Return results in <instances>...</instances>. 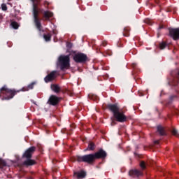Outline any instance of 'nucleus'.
Instances as JSON below:
<instances>
[{"mask_svg": "<svg viewBox=\"0 0 179 179\" xmlns=\"http://www.w3.org/2000/svg\"><path fill=\"white\" fill-rule=\"evenodd\" d=\"M33 2V15L34 23L39 31H41V22L38 14L42 15V20L47 22L54 16V13L50 10H44L43 8H38V3L41 2V0H31Z\"/></svg>", "mask_w": 179, "mask_h": 179, "instance_id": "f257e3e1", "label": "nucleus"}, {"mask_svg": "<svg viewBox=\"0 0 179 179\" xmlns=\"http://www.w3.org/2000/svg\"><path fill=\"white\" fill-rule=\"evenodd\" d=\"M107 108L113 113V117L119 122H125L127 121V116H125L122 110H120V107L117 104H108Z\"/></svg>", "mask_w": 179, "mask_h": 179, "instance_id": "f03ea898", "label": "nucleus"}, {"mask_svg": "<svg viewBox=\"0 0 179 179\" xmlns=\"http://www.w3.org/2000/svg\"><path fill=\"white\" fill-rule=\"evenodd\" d=\"M20 91L9 89L6 86H4L0 90V97H2V100H10V99H13L16 96V94Z\"/></svg>", "mask_w": 179, "mask_h": 179, "instance_id": "7ed1b4c3", "label": "nucleus"}, {"mask_svg": "<svg viewBox=\"0 0 179 179\" xmlns=\"http://www.w3.org/2000/svg\"><path fill=\"white\" fill-rule=\"evenodd\" d=\"M76 160L79 162L87 163L88 164H93L94 162H96L94 154H89L84 156H77Z\"/></svg>", "mask_w": 179, "mask_h": 179, "instance_id": "20e7f679", "label": "nucleus"}, {"mask_svg": "<svg viewBox=\"0 0 179 179\" xmlns=\"http://www.w3.org/2000/svg\"><path fill=\"white\" fill-rule=\"evenodd\" d=\"M70 61L71 59L69 55H62L59 57V64L62 71H64V69H69Z\"/></svg>", "mask_w": 179, "mask_h": 179, "instance_id": "39448f33", "label": "nucleus"}, {"mask_svg": "<svg viewBox=\"0 0 179 179\" xmlns=\"http://www.w3.org/2000/svg\"><path fill=\"white\" fill-rule=\"evenodd\" d=\"M73 60L75 62L82 64V62H86L87 61V56L83 53H77L73 56Z\"/></svg>", "mask_w": 179, "mask_h": 179, "instance_id": "423d86ee", "label": "nucleus"}, {"mask_svg": "<svg viewBox=\"0 0 179 179\" xmlns=\"http://www.w3.org/2000/svg\"><path fill=\"white\" fill-rule=\"evenodd\" d=\"M62 100V97H58L55 95H51L48 101V103L50 106H57Z\"/></svg>", "mask_w": 179, "mask_h": 179, "instance_id": "0eeeda50", "label": "nucleus"}, {"mask_svg": "<svg viewBox=\"0 0 179 179\" xmlns=\"http://www.w3.org/2000/svg\"><path fill=\"white\" fill-rule=\"evenodd\" d=\"M57 76H58V73L55 71H53L45 77L44 80L45 83H48L49 82H52V80H55V79H57Z\"/></svg>", "mask_w": 179, "mask_h": 179, "instance_id": "6e6552de", "label": "nucleus"}, {"mask_svg": "<svg viewBox=\"0 0 179 179\" xmlns=\"http://www.w3.org/2000/svg\"><path fill=\"white\" fill-rule=\"evenodd\" d=\"M51 89L55 92V93H59V92H62V93H69V90L65 88L64 90H61V87L59 85L57 84H53L51 85Z\"/></svg>", "mask_w": 179, "mask_h": 179, "instance_id": "1a4fd4ad", "label": "nucleus"}, {"mask_svg": "<svg viewBox=\"0 0 179 179\" xmlns=\"http://www.w3.org/2000/svg\"><path fill=\"white\" fill-rule=\"evenodd\" d=\"M95 160L97 159H106L107 157V152L103 150H99L98 152L94 154Z\"/></svg>", "mask_w": 179, "mask_h": 179, "instance_id": "9d476101", "label": "nucleus"}, {"mask_svg": "<svg viewBox=\"0 0 179 179\" xmlns=\"http://www.w3.org/2000/svg\"><path fill=\"white\" fill-rule=\"evenodd\" d=\"M169 36L174 40H179V29H171L169 30Z\"/></svg>", "mask_w": 179, "mask_h": 179, "instance_id": "9b49d317", "label": "nucleus"}, {"mask_svg": "<svg viewBox=\"0 0 179 179\" xmlns=\"http://www.w3.org/2000/svg\"><path fill=\"white\" fill-rule=\"evenodd\" d=\"M36 152V147L33 146L29 148L24 154V157L26 159H31V156H33V153Z\"/></svg>", "mask_w": 179, "mask_h": 179, "instance_id": "f8f14e48", "label": "nucleus"}, {"mask_svg": "<svg viewBox=\"0 0 179 179\" xmlns=\"http://www.w3.org/2000/svg\"><path fill=\"white\" fill-rule=\"evenodd\" d=\"M143 173L141 171H139L138 169H133L129 172V175L131 177H134V178L141 177V176H143Z\"/></svg>", "mask_w": 179, "mask_h": 179, "instance_id": "ddd939ff", "label": "nucleus"}, {"mask_svg": "<svg viewBox=\"0 0 179 179\" xmlns=\"http://www.w3.org/2000/svg\"><path fill=\"white\" fill-rule=\"evenodd\" d=\"M73 177L74 178H77V179L85 178V177H86V172L83 171L74 172Z\"/></svg>", "mask_w": 179, "mask_h": 179, "instance_id": "4468645a", "label": "nucleus"}, {"mask_svg": "<svg viewBox=\"0 0 179 179\" xmlns=\"http://www.w3.org/2000/svg\"><path fill=\"white\" fill-rule=\"evenodd\" d=\"M157 132H159V135H161L162 136L166 135V130L164 129V127L162 126L157 127Z\"/></svg>", "mask_w": 179, "mask_h": 179, "instance_id": "2eb2a0df", "label": "nucleus"}, {"mask_svg": "<svg viewBox=\"0 0 179 179\" xmlns=\"http://www.w3.org/2000/svg\"><path fill=\"white\" fill-rule=\"evenodd\" d=\"M23 164L24 166H34V164H36V161L33 159H28L25 162H24Z\"/></svg>", "mask_w": 179, "mask_h": 179, "instance_id": "dca6fc26", "label": "nucleus"}, {"mask_svg": "<svg viewBox=\"0 0 179 179\" xmlns=\"http://www.w3.org/2000/svg\"><path fill=\"white\" fill-rule=\"evenodd\" d=\"M130 30H131V28H129V27H124L123 31V35L124 36V37H129Z\"/></svg>", "mask_w": 179, "mask_h": 179, "instance_id": "f3484780", "label": "nucleus"}, {"mask_svg": "<svg viewBox=\"0 0 179 179\" xmlns=\"http://www.w3.org/2000/svg\"><path fill=\"white\" fill-rule=\"evenodd\" d=\"M96 149V145L93 142H90L88 144V147L85 150H94Z\"/></svg>", "mask_w": 179, "mask_h": 179, "instance_id": "a211bd4d", "label": "nucleus"}, {"mask_svg": "<svg viewBox=\"0 0 179 179\" xmlns=\"http://www.w3.org/2000/svg\"><path fill=\"white\" fill-rule=\"evenodd\" d=\"M34 86V83H31L29 85H28L27 87H24L22 88V92H27L29 90H30V89H33Z\"/></svg>", "mask_w": 179, "mask_h": 179, "instance_id": "6ab92c4d", "label": "nucleus"}, {"mask_svg": "<svg viewBox=\"0 0 179 179\" xmlns=\"http://www.w3.org/2000/svg\"><path fill=\"white\" fill-rule=\"evenodd\" d=\"M88 97H89L90 100H94V101L99 100V97L93 94H90L88 95Z\"/></svg>", "mask_w": 179, "mask_h": 179, "instance_id": "aec40b11", "label": "nucleus"}, {"mask_svg": "<svg viewBox=\"0 0 179 179\" xmlns=\"http://www.w3.org/2000/svg\"><path fill=\"white\" fill-rule=\"evenodd\" d=\"M51 34H48L43 36L44 39L45 41H51Z\"/></svg>", "mask_w": 179, "mask_h": 179, "instance_id": "412c9836", "label": "nucleus"}, {"mask_svg": "<svg viewBox=\"0 0 179 179\" xmlns=\"http://www.w3.org/2000/svg\"><path fill=\"white\" fill-rule=\"evenodd\" d=\"M11 26L13 29H19V24L17 22L13 21L11 22Z\"/></svg>", "mask_w": 179, "mask_h": 179, "instance_id": "4be33fe9", "label": "nucleus"}, {"mask_svg": "<svg viewBox=\"0 0 179 179\" xmlns=\"http://www.w3.org/2000/svg\"><path fill=\"white\" fill-rule=\"evenodd\" d=\"M6 166V162L3 159H0V169H3Z\"/></svg>", "mask_w": 179, "mask_h": 179, "instance_id": "5701e85b", "label": "nucleus"}, {"mask_svg": "<svg viewBox=\"0 0 179 179\" xmlns=\"http://www.w3.org/2000/svg\"><path fill=\"white\" fill-rule=\"evenodd\" d=\"M166 45H167V43L166 42H162V43H159L160 50H164V48H166Z\"/></svg>", "mask_w": 179, "mask_h": 179, "instance_id": "b1692460", "label": "nucleus"}, {"mask_svg": "<svg viewBox=\"0 0 179 179\" xmlns=\"http://www.w3.org/2000/svg\"><path fill=\"white\" fill-rule=\"evenodd\" d=\"M140 167H141L142 170H145V169H146V164L145 163V162L141 161L140 162Z\"/></svg>", "mask_w": 179, "mask_h": 179, "instance_id": "393cba45", "label": "nucleus"}, {"mask_svg": "<svg viewBox=\"0 0 179 179\" xmlns=\"http://www.w3.org/2000/svg\"><path fill=\"white\" fill-rule=\"evenodd\" d=\"M43 6H45V8H46V9H48V6H50V3L47 1H45L43 2Z\"/></svg>", "mask_w": 179, "mask_h": 179, "instance_id": "a878e982", "label": "nucleus"}, {"mask_svg": "<svg viewBox=\"0 0 179 179\" xmlns=\"http://www.w3.org/2000/svg\"><path fill=\"white\" fill-rule=\"evenodd\" d=\"M172 135H174V136H178V134L177 133V130H176V129H172Z\"/></svg>", "mask_w": 179, "mask_h": 179, "instance_id": "bb28decb", "label": "nucleus"}, {"mask_svg": "<svg viewBox=\"0 0 179 179\" xmlns=\"http://www.w3.org/2000/svg\"><path fill=\"white\" fill-rule=\"evenodd\" d=\"M1 9H2V10H8V7L6 6V4L3 3L1 5Z\"/></svg>", "mask_w": 179, "mask_h": 179, "instance_id": "cd10ccee", "label": "nucleus"}, {"mask_svg": "<svg viewBox=\"0 0 179 179\" xmlns=\"http://www.w3.org/2000/svg\"><path fill=\"white\" fill-rule=\"evenodd\" d=\"M108 44V42H107V41H103L101 45L102 47H106V45H107Z\"/></svg>", "mask_w": 179, "mask_h": 179, "instance_id": "c85d7f7f", "label": "nucleus"}, {"mask_svg": "<svg viewBox=\"0 0 179 179\" xmlns=\"http://www.w3.org/2000/svg\"><path fill=\"white\" fill-rule=\"evenodd\" d=\"M144 22L145 23H147V24H152V21H150L149 19H145Z\"/></svg>", "mask_w": 179, "mask_h": 179, "instance_id": "c756f323", "label": "nucleus"}, {"mask_svg": "<svg viewBox=\"0 0 179 179\" xmlns=\"http://www.w3.org/2000/svg\"><path fill=\"white\" fill-rule=\"evenodd\" d=\"M106 54H107L108 55H112L111 50H107V51H106Z\"/></svg>", "mask_w": 179, "mask_h": 179, "instance_id": "7c9ffc66", "label": "nucleus"}, {"mask_svg": "<svg viewBox=\"0 0 179 179\" xmlns=\"http://www.w3.org/2000/svg\"><path fill=\"white\" fill-rule=\"evenodd\" d=\"M52 33H53V34H58V32L57 31V30H53V31H52Z\"/></svg>", "mask_w": 179, "mask_h": 179, "instance_id": "2f4dec72", "label": "nucleus"}, {"mask_svg": "<svg viewBox=\"0 0 179 179\" xmlns=\"http://www.w3.org/2000/svg\"><path fill=\"white\" fill-rule=\"evenodd\" d=\"M154 1L155 2V3H159V0H154Z\"/></svg>", "mask_w": 179, "mask_h": 179, "instance_id": "473e14b6", "label": "nucleus"}, {"mask_svg": "<svg viewBox=\"0 0 179 179\" xmlns=\"http://www.w3.org/2000/svg\"><path fill=\"white\" fill-rule=\"evenodd\" d=\"M2 20V15H0V22Z\"/></svg>", "mask_w": 179, "mask_h": 179, "instance_id": "72a5a7b5", "label": "nucleus"}, {"mask_svg": "<svg viewBox=\"0 0 179 179\" xmlns=\"http://www.w3.org/2000/svg\"><path fill=\"white\" fill-rule=\"evenodd\" d=\"M159 29H163V25H159Z\"/></svg>", "mask_w": 179, "mask_h": 179, "instance_id": "f704fd0d", "label": "nucleus"}, {"mask_svg": "<svg viewBox=\"0 0 179 179\" xmlns=\"http://www.w3.org/2000/svg\"><path fill=\"white\" fill-rule=\"evenodd\" d=\"M156 144H159V141H155Z\"/></svg>", "mask_w": 179, "mask_h": 179, "instance_id": "c9c22d12", "label": "nucleus"}, {"mask_svg": "<svg viewBox=\"0 0 179 179\" xmlns=\"http://www.w3.org/2000/svg\"><path fill=\"white\" fill-rule=\"evenodd\" d=\"M112 125H114V122H112Z\"/></svg>", "mask_w": 179, "mask_h": 179, "instance_id": "e433bc0d", "label": "nucleus"}, {"mask_svg": "<svg viewBox=\"0 0 179 179\" xmlns=\"http://www.w3.org/2000/svg\"><path fill=\"white\" fill-rule=\"evenodd\" d=\"M134 68H135V64H133Z\"/></svg>", "mask_w": 179, "mask_h": 179, "instance_id": "4c0bfd02", "label": "nucleus"}, {"mask_svg": "<svg viewBox=\"0 0 179 179\" xmlns=\"http://www.w3.org/2000/svg\"><path fill=\"white\" fill-rule=\"evenodd\" d=\"M119 47H121V45H118Z\"/></svg>", "mask_w": 179, "mask_h": 179, "instance_id": "58836bf2", "label": "nucleus"}]
</instances>
